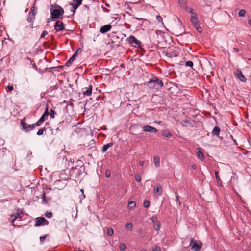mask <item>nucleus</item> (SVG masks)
<instances>
[{
  "instance_id": "obj_1",
  "label": "nucleus",
  "mask_w": 251,
  "mask_h": 251,
  "mask_svg": "<svg viewBox=\"0 0 251 251\" xmlns=\"http://www.w3.org/2000/svg\"><path fill=\"white\" fill-rule=\"evenodd\" d=\"M51 16L48 19L47 22H50V21H52L55 19H62L64 14V11L63 9L59 5H57L55 6V8L52 10L50 9Z\"/></svg>"
},
{
  "instance_id": "obj_2",
  "label": "nucleus",
  "mask_w": 251,
  "mask_h": 251,
  "mask_svg": "<svg viewBox=\"0 0 251 251\" xmlns=\"http://www.w3.org/2000/svg\"><path fill=\"white\" fill-rule=\"evenodd\" d=\"M147 86L150 89H159L161 88L164 84L162 80L157 77L154 76L146 83Z\"/></svg>"
},
{
  "instance_id": "obj_3",
  "label": "nucleus",
  "mask_w": 251,
  "mask_h": 251,
  "mask_svg": "<svg viewBox=\"0 0 251 251\" xmlns=\"http://www.w3.org/2000/svg\"><path fill=\"white\" fill-rule=\"evenodd\" d=\"M25 120V118L21 122V125L22 126L23 130L25 132H28L30 131L33 130L34 129L33 124H28Z\"/></svg>"
},
{
  "instance_id": "obj_4",
  "label": "nucleus",
  "mask_w": 251,
  "mask_h": 251,
  "mask_svg": "<svg viewBox=\"0 0 251 251\" xmlns=\"http://www.w3.org/2000/svg\"><path fill=\"white\" fill-rule=\"evenodd\" d=\"M36 223L35 226H39L41 225H47L49 222L43 217H37L35 219Z\"/></svg>"
},
{
  "instance_id": "obj_5",
  "label": "nucleus",
  "mask_w": 251,
  "mask_h": 251,
  "mask_svg": "<svg viewBox=\"0 0 251 251\" xmlns=\"http://www.w3.org/2000/svg\"><path fill=\"white\" fill-rule=\"evenodd\" d=\"M235 75L242 82H246L247 79L243 75L242 71L239 69H237L235 73Z\"/></svg>"
},
{
  "instance_id": "obj_6",
  "label": "nucleus",
  "mask_w": 251,
  "mask_h": 251,
  "mask_svg": "<svg viewBox=\"0 0 251 251\" xmlns=\"http://www.w3.org/2000/svg\"><path fill=\"white\" fill-rule=\"evenodd\" d=\"M73 3H70V5L73 6V9H71V11L73 13H75L76 10L78 8V7L81 5L82 0H73Z\"/></svg>"
},
{
  "instance_id": "obj_7",
  "label": "nucleus",
  "mask_w": 251,
  "mask_h": 251,
  "mask_svg": "<svg viewBox=\"0 0 251 251\" xmlns=\"http://www.w3.org/2000/svg\"><path fill=\"white\" fill-rule=\"evenodd\" d=\"M54 27L56 31H61L63 30L65 28L64 25V24L63 23V22L59 20L57 21L56 22V23L54 26Z\"/></svg>"
},
{
  "instance_id": "obj_8",
  "label": "nucleus",
  "mask_w": 251,
  "mask_h": 251,
  "mask_svg": "<svg viewBox=\"0 0 251 251\" xmlns=\"http://www.w3.org/2000/svg\"><path fill=\"white\" fill-rule=\"evenodd\" d=\"M143 131L154 133L157 132V130L155 127H152L149 125L144 126L143 127Z\"/></svg>"
},
{
  "instance_id": "obj_9",
  "label": "nucleus",
  "mask_w": 251,
  "mask_h": 251,
  "mask_svg": "<svg viewBox=\"0 0 251 251\" xmlns=\"http://www.w3.org/2000/svg\"><path fill=\"white\" fill-rule=\"evenodd\" d=\"M92 87L89 85L88 87H85L82 89V93L84 96H90L92 94Z\"/></svg>"
},
{
  "instance_id": "obj_10",
  "label": "nucleus",
  "mask_w": 251,
  "mask_h": 251,
  "mask_svg": "<svg viewBox=\"0 0 251 251\" xmlns=\"http://www.w3.org/2000/svg\"><path fill=\"white\" fill-rule=\"evenodd\" d=\"M111 28L112 26L108 24L102 26L100 29V31L101 33L104 34L110 31L111 29Z\"/></svg>"
},
{
  "instance_id": "obj_11",
  "label": "nucleus",
  "mask_w": 251,
  "mask_h": 251,
  "mask_svg": "<svg viewBox=\"0 0 251 251\" xmlns=\"http://www.w3.org/2000/svg\"><path fill=\"white\" fill-rule=\"evenodd\" d=\"M190 20L193 25L197 26V25L200 24V22L198 21L196 13H192V15L191 16Z\"/></svg>"
},
{
  "instance_id": "obj_12",
  "label": "nucleus",
  "mask_w": 251,
  "mask_h": 251,
  "mask_svg": "<svg viewBox=\"0 0 251 251\" xmlns=\"http://www.w3.org/2000/svg\"><path fill=\"white\" fill-rule=\"evenodd\" d=\"M128 41L129 43L135 44L138 46L140 45L141 42L137 40L134 36L131 35L128 38Z\"/></svg>"
},
{
  "instance_id": "obj_13",
  "label": "nucleus",
  "mask_w": 251,
  "mask_h": 251,
  "mask_svg": "<svg viewBox=\"0 0 251 251\" xmlns=\"http://www.w3.org/2000/svg\"><path fill=\"white\" fill-rule=\"evenodd\" d=\"M36 13L33 11L31 10L29 12L28 16L27 19V21L29 23H33V21L35 18Z\"/></svg>"
},
{
  "instance_id": "obj_14",
  "label": "nucleus",
  "mask_w": 251,
  "mask_h": 251,
  "mask_svg": "<svg viewBox=\"0 0 251 251\" xmlns=\"http://www.w3.org/2000/svg\"><path fill=\"white\" fill-rule=\"evenodd\" d=\"M162 193V189L160 184H157L156 187L154 188V195L158 194L161 196Z\"/></svg>"
},
{
  "instance_id": "obj_15",
  "label": "nucleus",
  "mask_w": 251,
  "mask_h": 251,
  "mask_svg": "<svg viewBox=\"0 0 251 251\" xmlns=\"http://www.w3.org/2000/svg\"><path fill=\"white\" fill-rule=\"evenodd\" d=\"M77 55V51H76L71 57H70L69 60L66 62L65 64V66L67 67H69L71 65L72 62L75 60V56Z\"/></svg>"
},
{
  "instance_id": "obj_16",
  "label": "nucleus",
  "mask_w": 251,
  "mask_h": 251,
  "mask_svg": "<svg viewBox=\"0 0 251 251\" xmlns=\"http://www.w3.org/2000/svg\"><path fill=\"white\" fill-rule=\"evenodd\" d=\"M202 246L201 243H197L195 242L193 245L192 247V249L194 250L195 251H199Z\"/></svg>"
},
{
  "instance_id": "obj_17",
  "label": "nucleus",
  "mask_w": 251,
  "mask_h": 251,
  "mask_svg": "<svg viewBox=\"0 0 251 251\" xmlns=\"http://www.w3.org/2000/svg\"><path fill=\"white\" fill-rule=\"evenodd\" d=\"M220 132V129L219 127L216 126L213 128V129L212 131V134L213 135H215L217 137H219Z\"/></svg>"
},
{
  "instance_id": "obj_18",
  "label": "nucleus",
  "mask_w": 251,
  "mask_h": 251,
  "mask_svg": "<svg viewBox=\"0 0 251 251\" xmlns=\"http://www.w3.org/2000/svg\"><path fill=\"white\" fill-rule=\"evenodd\" d=\"M153 161L155 166L156 168H158L160 166V157L158 156H154Z\"/></svg>"
},
{
  "instance_id": "obj_19",
  "label": "nucleus",
  "mask_w": 251,
  "mask_h": 251,
  "mask_svg": "<svg viewBox=\"0 0 251 251\" xmlns=\"http://www.w3.org/2000/svg\"><path fill=\"white\" fill-rule=\"evenodd\" d=\"M49 113L48 111V106L47 105L45 110V111L44 113L42 114L41 117L40 118H43V121L44 122L45 119L47 118L48 116L49 115Z\"/></svg>"
},
{
  "instance_id": "obj_20",
  "label": "nucleus",
  "mask_w": 251,
  "mask_h": 251,
  "mask_svg": "<svg viewBox=\"0 0 251 251\" xmlns=\"http://www.w3.org/2000/svg\"><path fill=\"white\" fill-rule=\"evenodd\" d=\"M113 145V143L112 142L109 143L107 144L104 145L102 147V152H105L108 148L112 147Z\"/></svg>"
},
{
  "instance_id": "obj_21",
  "label": "nucleus",
  "mask_w": 251,
  "mask_h": 251,
  "mask_svg": "<svg viewBox=\"0 0 251 251\" xmlns=\"http://www.w3.org/2000/svg\"><path fill=\"white\" fill-rule=\"evenodd\" d=\"M23 215V211L22 210H20L19 209L18 210V211L17 212V216L15 217V218L14 219H13L12 220V223H13V225H14V221L16 220V218H21L22 217V215Z\"/></svg>"
},
{
  "instance_id": "obj_22",
  "label": "nucleus",
  "mask_w": 251,
  "mask_h": 251,
  "mask_svg": "<svg viewBox=\"0 0 251 251\" xmlns=\"http://www.w3.org/2000/svg\"><path fill=\"white\" fill-rule=\"evenodd\" d=\"M153 228L156 231H158L160 228V222L159 221H157L156 223L153 224Z\"/></svg>"
},
{
  "instance_id": "obj_23",
  "label": "nucleus",
  "mask_w": 251,
  "mask_h": 251,
  "mask_svg": "<svg viewBox=\"0 0 251 251\" xmlns=\"http://www.w3.org/2000/svg\"><path fill=\"white\" fill-rule=\"evenodd\" d=\"M197 156H198V157L201 160H203L204 159V156H203V154L201 151V150H200V149H199V150L197 153Z\"/></svg>"
},
{
  "instance_id": "obj_24",
  "label": "nucleus",
  "mask_w": 251,
  "mask_h": 251,
  "mask_svg": "<svg viewBox=\"0 0 251 251\" xmlns=\"http://www.w3.org/2000/svg\"><path fill=\"white\" fill-rule=\"evenodd\" d=\"M162 135L166 137L170 138L172 136V134L170 131L168 130H165L162 132Z\"/></svg>"
},
{
  "instance_id": "obj_25",
  "label": "nucleus",
  "mask_w": 251,
  "mask_h": 251,
  "mask_svg": "<svg viewBox=\"0 0 251 251\" xmlns=\"http://www.w3.org/2000/svg\"><path fill=\"white\" fill-rule=\"evenodd\" d=\"M191 124V121L189 120H185L182 121V125L183 126H188Z\"/></svg>"
},
{
  "instance_id": "obj_26",
  "label": "nucleus",
  "mask_w": 251,
  "mask_h": 251,
  "mask_svg": "<svg viewBox=\"0 0 251 251\" xmlns=\"http://www.w3.org/2000/svg\"><path fill=\"white\" fill-rule=\"evenodd\" d=\"M127 206L129 209H132L136 207V202L134 201H131L128 202Z\"/></svg>"
},
{
  "instance_id": "obj_27",
  "label": "nucleus",
  "mask_w": 251,
  "mask_h": 251,
  "mask_svg": "<svg viewBox=\"0 0 251 251\" xmlns=\"http://www.w3.org/2000/svg\"><path fill=\"white\" fill-rule=\"evenodd\" d=\"M42 120L43 118H40V119L35 123L33 124L34 128H35L36 126H40L41 125V124L44 122Z\"/></svg>"
},
{
  "instance_id": "obj_28",
  "label": "nucleus",
  "mask_w": 251,
  "mask_h": 251,
  "mask_svg": "<svg viewBox=\"0 0 251 251\" xmlns=\"http://www.w3.org/2000/svg\"><path fill=\"white\" fill-rule=\"evenodd\" d=\"M107 234L109 236H112L114 234V230L112 228H108L107 230Z\"/></svg>"
},
{
  "instance_id": "obj_29",
  "label": "nucleus",
  "mask_w": 251,
  "mask_h": 251,
  "mask_svg": "<svg viewBox=\"0 0 251 251\" xmlns=\"http://www.w3.org/2000/svg\"><path fill=\"white\" fill-rule=\"evenodd\" d=\"M46 130V128H42L37 131L36 134L38 136L42 135L44 134V132Z\"/></svg>"
},
{
  "instance_id": "obj_30",
  "label": "nucleus",
  "mask_w": 251,
  "mask_h": 251,
  "mask_svg": "<svg viewBox=\"0 0 251 251\" xmlns=\"http://www.w3.org/2000/svg\"><path fill=\"white\" fill-rule=\"evenodd\" d=\"M119 248L121 251H125L126 249V246L124 243H121L119 246Z\"/></svg>"
},
{
  "instance_id": "obj_31",
  "label": "nucleus",
  "mask_w": 251,
  "mask_h": 251,
  "mask_svg": "<svg viewBox=\"0 0 251 251\" xmlns=\"http://www.w3.org/2000/svg\"><path fill=\"white\" fill-rule=\"evenodd\" d=\"M246 11L244 9H241L239 11L238 15L239 17H244L246 14Z\"/></svg>"
},
{
  "instance_id": "obj_32",
  "label": "nucleus",
  "mask_w": 251,
  "mask_h": 251,
  "mask_svg": "<svg viewBox=\"0 0 251 251\" xmlns=\"http://www.w3.org/2000/svg\"><path fill=\"white\" fill-rule=\"evenodd\" d=\"M150 202L149 201H148L147 200H145L144 201L143 205H144V207L148 208L150 206Z\"/></svg>"
},
{
  "instance_id": "obj_33",
  "label": "nucleus",
  "mask_w": 251,
  "mask_h": 251,
  "mask_svg": "<svg viewBox=\"0 0 251 251\" xmlns=\"http://www.w3.org/2000/svg\"><path fill=\"white\" fill-rule=\"evenodd\" d=\"M175 197H176V202H177L178 203L179 206H180L181 205V203H180V201H179V196L177 192H175Z\"/></svg>"
},
{
  "instance_id": "obj_34",
  "label": "nucleus",
  "mask_w": 251,
  "mask_h": 251,
  "mask_svg": "<svg viewBox=\"0 0 251 251\" xmlns=\"http://www.w3.org/2000/svg\"><path fill=\"white\" fill-rule=\"evenodd\" d=\"M50 117L53 119L55 117V115H56V113L53 109H51L50 111Z\"/></svg>"
},
{
  "instance_id": "obj_35",
  "label": "nucleus",
  "mask_w": 251,
  "mask_h": 251,
  "mask_svg": "<svg viewBox=\"0 0 251 251\" xmlns=\"http://www.w3.org/2000/svg\"><path fill=\"white\" fill-rule=\"evenodd\" d=\"M45 216L48 218H50L52 217L53 214L51 212H46L45 214Z\"/></svg>"
},
{
  "instance_id": "obj_36",
  "label": "nucleus",
  "mask_w": 251,
  "mask_h": 251,
  "mask_svg": "<svg viewBox=\"0 0 251 251\" xmlns=\"http://www.w3.org/2000/svg\"><path fill=\"white\" fill-rule=\"evenodd\" d=\"M151 220L152 221V222L153 223V224L156 223L157 221H158V219H157V217L156 216H153L152 217H151V218H150Z\"/></svg>"
},
{
  "instance_id": "obj_37",
  "label": "nucleus",
  "mask_w": 251,
  "mask_h": 251,
  "mask_svg": "<svg viewBox=\"0 0 251 251\" xmlns=\"http://www.w3.org/2000/svg\"><path fill=\"white\" fill-rule=\"evenodd\" d=\"M185 66L192 68L193 66V62L192 61H188L186 62Z\"/></svg>"
},
{
  "instance_id": "obj_38",
  "label": "nucleus",
  "mask_w": 251,
  "mask_h": 251,
  "mask_svg": "<svg viewBox=\"0 0 251 251\" xmlns=\"http://www.w3.org/2000/svg\"><path fill=\"white\" fill-rule=\"evenodd\" d=\"M215 177H216V179L217 182L218 183L221 182L220 178L218 176V172L216 171L215 172Z\"/></svg>"
},
{
  "instance_id": "obj_39",
  "label": "nucleus",
  "mask_w": 251,
  "mask_h": 251,
  "mask_svg": "<svg viewBox=\"0 0 251 251\" xmlns=\"http://www.w3.org/2000/svg\"><path fill=\"white\" fill-rule=\"evenodd\" d=\"M135 180L136 181H137V182H140L141 180V177L138 174H137L135 175Z\"/></svg>"
},
{
  "instance_id": "obj_40",
  "label": "nucleus",
  "mask_w": 251,
  "mask_h": 251,
  "mask_svg": "<svg viewBox=\"0 0 251 251\" xmlns=\"http://www.w3.org/2000/svg\"><path fill=\"white\" fill-rule=\"evenodd\" d=\"M195 28H196V29L197 30V31L199 32V33H201V27H200V24L199 25H197V26H194Z\"/></svg>"
},
{
  "instance_id": "obj_41",
  "label": "nucleus",
  "mask_w": 251,
  "mask_h": 251,
  "mask_svg": "<svg viewBox=\"0 0 251 251\" xmlns=\"http://www.w3.org/2000/svg\"><path fill=\"white\" fill-rule=\"evenodd\" d=\"M132 226H133V225H132V223H127L126 225V227L127 229H131V228H132Z\"/></svg>"
},
{
  "instance_id": "obj_42",
  "label": "nucleus",
  "mask_w": 251,
  "mask_h": 251,
  "mask_svg": "<svg viewBox=\"0 0 251 251\" xmlns=\"http://www.w3.org/2000/svg\"><path fill=\"white\" fill-rule=\"evenodd\" d=\"M59 86L58 84H56L55 85L52 86L50 87V91H53L54 90H56L58 88Z\"/></svg>"
},
{
  "instance_id": "obj_43",
  "label": "nucleus",
  "mask_w": 251,
  "mask_h": 251,
  "mask_svg": "<svg viewBox=\"0 0 251 251\" xmlns=\"http://www.w3.org/2000/svg\"><path fill=\"white\" fill-rule=\"evenodd\" d=\"M153 251H161L160 247L158 246H155L152 249Z\"/></svg>"
},
{
  "instance_id": "obj_44",
  "label": "nucleus",
  "mask_w": 251,
  "mask_h": 251,
  "mask_svg": "<svg viewBox=\"0 0 251 251\" xmlns=\"http://www.w3.org/2000/svg\"><path fill=\"white\" fill-rule=\"evenodd\" d=\"M111 175V173L109 170L107 169L105 171V176L107 177H109Z\"/></svg>"
},
{
  "instance_id": "obj_45",
  "label": "nucleus",
  "mask_w": 251,
  "mask_h": 251,
  "mask_svg": "<svg viewBox=\"0 0 251 251\" xmlns=\"http://www.w3.org/2000/svg\"><path fill=\"white\" fill-rule=\"evenodd\" d=\"M48 34V32L46 30H44L40 36V38H43L45 37V35Z\"/></svg>"
},
{
  "instance_id": "obj_46",
  "label": "nucleus",
  "mask_w": 251,
  "mask_h": 251,
  "mask_svg": "<svg viewBox=\"0 0 251 251\" xmlns=\"http://www.w3.org/2000/svg\"><path fill=\"white\" fill-rule=\"evenodd\" d=\"M13 87L11 85H8L6 87L7 91H12L13 90Z\"/></svg>"
},
{
  "instance_id": "obj_47",
  "label": "nucleus",
  "mask_w": 251,
  "mask_h": 251,
  "mask_svg": "<svg viewBox=\"0 0 251 251\" xmlns=\"http://www.w3.org/2000/svg\"><path fill=\"white\" fill-rule=\"evenodd\" d=\"M178 1L181 5H184L186 3V0H178Z\"/></svg>"
},
{
  "instance_id": "obj_48",
  "label": "nucleus",
  "mask_w": 251,
  "mask_h": 251,
  "mask_svg": "<svg viewBox=\"0 0 251 251\" xmlns=\"http://www.w3.org/2000/svg\"><path fill=\"white\" fill-rule=\"evenodd\" d=\"M156 19L158 21V22H161L163 21V19L160 16L157 15V16H156Z\"/></svg>"
},
{
  "instance_id": "obj_49",
  "label": "nucleus",
  "mask_w": 251,
  "mask_h": 251,
  "mask_svg": "<svg viewBox=\"0 0 251 251\" xmlns=\"http://www.w3.org/2000/svg\"><path fill=\"white\" fill-rule=\"evenodd\" d=\"M47 235H44L43 236H41L40 237V240L41 242H43L44 241L46 238Z\"/></svg>"
},
{
  "instance_id": "obj_50",
  "label": "nucleus",
  "mask_w": 251,
  "mask_h": 251,
  "mask_svg": "<svg viewBox=\"0 0 251 251\" xmlns=\"http://www.w3.org/2000/svg\"><path fill=\"white\" fill-rule=\"evenodd\" d=\"M42 199H43V200H42V201H43V203H44V202H45V203H46L47 202V201H46V199H45V193H44V194H43V197H42Z\"/></svg>"
},
{
  "instance_id": "obj_51",
  "label": "nucleus",
  "mask_w": 251,
  "mask_h": 251,
  "mask_svg": "<svg viewBox=\"0 0 251 251\" xmlns=\"http://www.w3.org/2000/svg\"><path fill=\"white\" fill-rule=\"evenodd\" d=\"M51 130L52 131V134H57V131L59 130V129L58 127L56 128V129H55V131H52V129H51Z\"/></svg>"
},
{
  "instance_id": "obj_52",
  "label": "nucleus",
  "mask_w": 251,
  "mask_h": 251,
  "mask_svg": "<svg viewBox=\"0 0 251 251\" xmlns=\"http://www.w3.org/2000/svg\"><path fill=\"white\" fill-rule=\"evenodd\" d=\"M84 169H85V167H84V166L83 165L80 166V170L81 171H84Z\"/></svg>"
},
{
  "instance_id": "obj_53",
  "label": "nucleus",
  "mask_w": 251,
  "mask_h": 251,
  "mask_svg": "<svg viewBox=\"0 0 251 251\" xmlns=\"http://www.w3.org/2000/svg\"><path fill=\"white\" fill-rule=\"evenodd\" d=\"M233 51L235 52H238L239 51V50L237 48H233Z\"/></svg>"
},
{
  "instance_id": "obj_54",
  "label": "nucleus",
  "mask_w": 251,
  "mask_h": 251,
  "mask_svg": "<svg viewBox=\"0 0 251 251\" xmlns=\"http://www.w3.org/2000/svg\"><path fill=\"white\" fill-rule=\"evenodd\" d=\"M31 155H32V152L30 151H29L27 154V156L28 157Z\"/></svg>"
},
{
  "instance_id": "obj_55",
  "label": "nucleus",
  "mask_w": 251,
  "mask_h": 251,
  "mask_svg": "<svg viewBox=\"0 0 251 251\" xmlns=\"http://www.w3.org/2000/svg\"><path fill=\"white\" fill-rule=\"evenodd\" d=\"M191 14V15H192V13H196L195 12H193V10L192 9L190 8L189 9V11Z\"/></svg>"
},
{
  "instance_id": "obj_56",
  "label": "nucleus",
  "mask_w": 251,
  "mask_h": 251,
  "mask_svg": "<svg viewBox=\"0 0 251 251\" xmlns=\"http://www.w3.org/2000/svg\"><path fill=\"white\" fill-rule=\"evenodd\" d=\"M144 164V162L143 161H141L139 162V165L140 166H143Z\"/></svg>"
},
{
  "instance_id": "obj_57",
  "label": "nucleus",
  "mask_w": 251,
  "mask_h": 251,
  "mask_svg": "<svg viewBox=\"0 0 251 251\" xmlns=\"http://www.w3.org/2000/svg\"><path fill=\"white\" fill-rule=\"evenodd\" d=\"M192 167L193 169H196L197 168V165L196 164H193L192 166Z\"/></svg>"
},
{
  "instance_id": "obj_58",
  "label": "nucleus",
  "mask_w": 251,
  "mask_h": 251,
  "mask_svg": "<svg viewBox=\"0 0 251 251\" xmlns=\"http://www.w3.org/2000/svg\"><path fill=\"white\" fill-rule=\"evenodd\" d=\"M31 23V24L30 25V27L32 28H33V23Z\"/></svg>"
},
{
  "instance_id": "obj_59",
  "label": "nucleus",
  "mask_w": 251,
  "mask_h": 251,
  "mask_svg": "<svg viewBox=\"0 0 251 251\" xmlns=\"http://www.w3.org/2000/svg\"><path fill=\"white\" fill-rule=\"evenodd\" d=\"M249 24L251 25V18L248 21Z\"/></svg>"
},
{
  "instance_id": "obj_60",
  "label": "nucleus",
  "mask_w": 251,
  "mask_h": 251,
  "mask_svg": "<svg viewBox=\"0 0 251 251\" xmlns=\"http://www.w3.org/2000/svg\"><path fill=\"white\" fill-rule=\"evenodd\" d=\"M84 7L85 8H87V10H89V7L87 5H84Z\"/></svg>"
},
{
  "instance_id": "obj_61",
  "label": "nucleus",
  "mask_w": 251,
  "mask_h": 251,
  "mask_svg": "<svg viewBox=\"0 0 251 251\" xmlns=\"http://www.w3.org/2000/svg\"><path fill=\"white\" fill-rule=\"evenodd\" d=\"M136 19H138V20H143V19H142V18H136Z\"/></svg>"
},
{
  "instance_id": "obj_62",
  "label": "nucleus",
  "mask_w": 251,
  "mask_h": 251,
  "mask_svg": "<svg viewBox=\"0 0 251 251\" xmlns=\"http://www.w3.org/2000/svg\"><path fill=\"white\" fill-rule=\"evenodd\" d=\"M136 19H138V20H143V19H142V18H136Z\"/></svg>"
},
{
  "instance_id": "obj_63",
  "label": "nucleus",
  "mask_w": 251,
  "mask_h": 251,
  "mask_svg": "<svg viewBox=\"0 0 251 251\" xmlns=\"http://www.w3.org/2000/svg\"><path fill=\"white\" fill-rule=\"evenodd\" d=\"M72 170H72V169L70 170V174H72Z\"/></svg>"
},
{
  "instance_id": "obj_64",
  "label": "nucleus",
  "mask_w": 251,
  "mask_h": 251,
  "mask_svg": "<svg viewBox=\"0 0 251 251\" xmlns=\"http://www.w3.org/2000/svg\"><path fill=\"white\" fill-rule=\"evenodd\" d=\"M80 191H81V192L82 193H83L84 191H83V189H81V190H80Z\"/></svg>"
}]
</instances>
